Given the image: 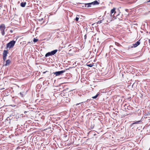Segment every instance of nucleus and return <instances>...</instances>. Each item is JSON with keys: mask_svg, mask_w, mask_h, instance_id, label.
<instances>
[{"mask_svg": "<svg viewBox=\"0 0 150 150\" xmlns=\"http://www.w3.org/2000/svg\"><path fill=\"white\" fill-rule=\"evenodd\" d=\"M16 41L14 40H12L8 43L6 45L7 48H11L13 47Z\"/></svg>", "mask_w": 150, "mask_h": 150, "instance_id": "obj_1", "label": "nucleus"}, {"mask_svg": "<svg viewBox=\"0 0 150 150\" xmlns=\"http://www.w3.org/2000/svg\"><path fill=\"white\" fill-rule=\"evenodd\" d=\"M57 50H54L50 52H49L47 53L45 55V57H47L50 56L54 55L57 52Z\"/></svg>", "mask_w": 150, "mask_h": 150, "instance_id": "obj_2", "label": "nucleus"}, {"mask_svg": "<svg viewBox=\"0 0 150 150\" xmlns=\"http://www.w3.org/2000/svg\"><path fill=\"white\" fill-rule=\"evenodd\" d=\"M106 18L107 20V21L108 23H110L111 21H112L113 18L112 17L111 14L108 13L106 14Z\"/></svg>", "mask_w": 150, "mask_h": 150, "instance_id": "obj_3", "label": "nucleus"}, {"mask_svg": "<svg viewBox=\"0 0 150 150\" xmlns=\"http://www.w3.org/2000/svg\"><path fill=\"white\" fill-rule=\"evenodd\" d=\"M6 28L5 25L4 24H1L0 26V30L1 32V33L3 36H4L5 35V29Z\"/></svg>", "mask_w": 150, "mask_h": 150, "instance_id": "obj_4", "label": "nucleus"}, {"mask_svg": "<svg viewBox=\"0 0 150 150\" xmlns=\"http://www.w3.org/2000/svg\"><path fill=\"white\" fill-rule=\"evenodd\" d=\"M66 71V70H63L61 71H56L54 72L53 73L56 76H58L60 75H62L63 73L65 72Z\"/></svg>", "mask_w": 150, "mask_h": 150, "instance_id": "obj_5", "label": "nucleus"}, {"mask_svg": "<svg viewBox=\"0 0 150 150\" xmlns=\"http://www.w3.org/2000/svg\"><path fill=\"white\" fill-rule=\"evenodd\" d=\"M140 40L137 41L135 43L132 44L134 47H136L140 44Z\"/></svg>", "mask_w": 150, "mask_h": 150, "instance_id": "obj_6", "label": "nucleus"}, {"mask_svg": "<svg viewBox=\"0 0 150 150\" xmlns=\"http://www.w3.org/2000/svg\"><path fill=\"white\" fill-rule=\"evenodd\" d=\"M8 53V51L7 50H4L3 53V56L7 57Z\"/></svg>", "mask_w": 150, "mask_h": 150, "instance_id": "obj_7", "label": "nucleus"}, {"mask_svg": "<svg viewBox=\"0 0 150 150\" xmlns=\"http://www.w3.org/2000/svg\"><path fill=\"white\" fill-rule=\"evenodd\" d=\"M11 62V61L9 59H8L6 61V64H5L4 65L5 66H8L10 64Z\"/></svg>", "mask_w": 150, "mask_h": 150, "instance_id": "obj_8", "label": "nucleus"}, {"mask_svg": "<svg viewBox=\"0 0 150 150\" xmlns=\"http://www.w3.org/2000/svg\"><path fill=\"white\" fill-rule=\"evenodd\" d=\"M92 5H96L99 4V3L97 1H95L93 2H91Z\"/></svg>", "mask_w": 150, "mask_h": 150, "instance_id": "obj_9", "label": "nucleus"}, {"mask_svg": "<svg viewBox=\"0 0 150 150\" xmlns=\"http://www.w3.org/2000/svg\"><path fill=\"white\" fill-rule=\"evenodd\" d=\"M85 6L86 7H89L91 6V5H92L91 3L85 4Z\"/></svg>", "mask_w": 150, "mask_h": 150, "instance_id": "obj_10", "label": "nucleus"}, {"mask_svg": "<svg viewBox=\"0 0 150 150\" xmlns=\"http://www.w3.org/2000/svg\"><path fill=\"white\" fill-rule=\"evenodd\" d=\"M26 4V2H22L21 4H20V6L21 7H25V5Z\"/></svg>", "mask_w": 150, "mask_h": 150, "instance_id": "obj_11", "label": "nucleus"}, {"mask_svg": "<svg viewBox=\"0 0 150 150\" xmlns=\"http://www.w3.org/2000/svg\"><path fill=\"white\" fill-rule=\"evenodd\" d=\"M141 122H142V121L141 120L138 121H134V122L132 124V125H134V124H140Z\"/></svg>", "mask_w": 150, "mask_h": 150, "instance_id": "obj_12", "label": "nucleus"}, {"mask_svg": "<svg viewBox=\"0 0 150 150\" xmlns=\"http://www.w3.org/2000/svg\"><path fill=\"white\" fill-rule=\"evenodd\" d=\"M115 8H113V9H111V13L110 14H111V15H112V14L114 13V14H115L116 13V12L115 11Z\"/></svg>", "mask_w": 150, "mask_h": 150, "instance_id": "obj_13", "label": "nucleus"}, {"mask_svg": "<svg viewBox=\"0 0 150 150\" xmlns=\"http://www.w3.org/2000/svg\"><path fill=\"white\" fill-rule=\"evenodd\" d=\"M86 65L88 67H92L93 66V64H88L87 63L86 64Z\"/></svg>", "mask_w": 150, "mask_h": 150, "instance_id": "obj_14", "label": "nucleus"}, {"mask_svg": "<svg viewBox=\"0 0 150 150\" xmlns=\"http://www.w3.org/2000/svg\"><path fill=\"white\" fill-rule=\"evenodd\" d=\"M149 115H150V111L148 112L145 113L144 114V115L145 116H147Z\"/></svg>", "mask_w": 150, "mask_h": 150, "instance_id": "obj_15", "label": "nucleus"}, {"mask_svg": "<svg viewBox=\"0 0 150 150\" xmlns=\"http://www.w3.org/2000/svg\"><path fill=\"white\" fill-rule=\"evenodd\" d=\"M79 15H77L75 19L76 21H78L79 20Z\"/></svg>", "mask_w": 150, "mask_h": 150, "instance_id": "obj_16", "label": "nucleus"}, {"mask_svg": "<svg viewBox=\"0 0 150 150\" xmlns=\"http://www.w3.org/2000/svg\"><path fill=\"white\" fill-rule=\"evenodd\" d=\"M99 94H97L95 96H93L92 98L93 99H95L98 96Z\"/></svg>", "mask_w": 150, "mask_h": 150, "instance_id": "obj_17", "label": "nucleus"}, {"mask_svg": "<svg viewBox=\"0 0 150 150\" xmlns=\"http://www.w3.org/2000/svg\"><path fill=\"white\" fill-rule=\"evenodd\" d=\"M20 94L21 95V96L22 97H23L24 96V94L23 93L20 92Z\"/></svg>", "mask_w": 150, "mask_h": 150, "instance_id": "obj_18", "label": "nucleus"}, {"mask_svg": "<svg viewBox=\"0 0 150 150\" xmlns=\"http://www.w3.org/2000/svg\"><path fill=\"white\" fill-rule=\"evenodd\" d=\"M38 39H35V38H34V39L33 40V41L34 42H36L38 41Z\"/></svg>", "mask_w": 150, "mask_h": 150, "instance_id": "obj_19", "label": "nucleus"}, {"mask_svg": "<svg viewBox=\"0 0 150 150\" xmlns=\"http://www.w3.org/2000/svg\"><path fill=\"white\" fill-rule=\"evenodd\" d=\"M134 47L133 45H130L128 46V49H129L131 48H132Z\"/></svg>", "mask_w": 150, "mask_h": 150, "instance_id": "obj_20", "label": "nucleus"}, {"mask_svg": "<svg viewBox=\"0 0 150 150\" xmlns=\"http://www.w3.org/2000/svg\"><path fill=\"white\" fill-rule=\"evenodd\" d=\"M3 61L4 62L6 60V57H4V56H3Z\"/></svg>", "mask_w": 150, "mask_h": 150, "instance_id": "obj_21", "label": "nucleus"}, {"mask_svg": "<svg viewBox=\"0 0 150 150\" xmlns=\"http://www.w3.org/2000/svg\"><path fill=\"white\" fill-rule=\"evenodd\" d=\"M43 20V18H42L41 19H39L38 21H42Z\"/></svg>", "mask_w": 150, "mask_h": 150, "instance_id": "obj_22", "label": "nucleus"}, {"mask_svg": "<svg viewBox=\"0 0 150 150\" xmlns=\"http://www.w3.org/2000/svg\"><path fill=\"white\" fill-rule=\"evenodd\" d=\"M98 23H102V20H101V21H99L98 22Z\"/></svg>", "mask_w": 150, "mask_h": 150, "instance_id": "obj_23", "label": "nucleus"}, {"mask_svg": "<svg viewBox=\"0 0 150 150\" xmlns=\"http://www.w3.org/2000/svg\"><path fill=\"white\" fill-rule=\"evenodd\" d=\"M86 37H87V36H86V34L84 36V38H85V39H86Z\"/></svg>", "mask_w": 150, "mask_h": 150, "instance_id": "obj_24", "label": "nucleus"}, {"mask_svg": "<svg viewBox=\"0 0 150 150\" xmlns=\"http://www.w3.org/2000/svg\"><path fill=\"white\" fill-rule=\"evenodd\" d=\"M112 46L110 45V48H112Z\"/></svg>", "mask_w": 150, "mask_h": 150, "instance_id": "obj_25", "label": "nucleus"}, {"mask_svg": "<svg viewBox=\"0 0 150 150\" xmlns=\"http://www.w3.org/2000/svg\"><path fill=\"white\" fill-rule=\"evenodd\" d=\"M27 111H25L24 112V113H25V114H26V113H27Z\"/></svg>", "mask_w": 150, "mask_h": 150, "instance_id": "obj_26", "label": "nucleus"}, {"mask_svg": "<svg viewBox=\"0 0 150 150\" xmlns=\"http://www.w3.org/2000/svg\"><path fill=\"white\" fill-rule=\"evenodd\" d=\"M80 103H77V104H76V105H79Z\"/></svg>", "mask_w": 150, "mask_h": 150, "instance_id": "obj_27", "label": "nucleus"}, {"mask_svg": "<svg viewBox=\"0 0 150 150\" xmlns=\"http://www.w3.org/2000/svg\"><path fill=\"white\" fill-rule=\"evenodd\" d=\"M10 32H11V33H12L13 32V31L12 30H10Z\"/></svg>", "mask_w": 150, "mask_h": 150, "instance_id": "obj_28", "label": "nucleus"}, {"mask_svg": "<svg viewBox=\"0 0 150 150\" xmlns=\"http://www.w3.org/2000/svg\"><path fill=\"white\" fill-rule=\"evenodd\" d=\"M125 10L126 11H127L128 10L127 9H125Z\"/></svg>", "mask_w": 150, "mask_h": 150, "instance_id": "obj_29", "label": "nucleus"}, {"mask_svg": "<svg viewBox=\"0 0 150 150\" xmlns=\"http://www.w3.org/2000/svg\"><path fill=\"white\" fill-rule=\"evenodd\" d=\"M71 45V44H70V45H69V47H70Z\"/></svg>", "mask_w": 150, "mask_h": 150, "instance_id": "obj_30", "label": "nucleus"}, {"mask_svg": "<svg viewBox=\"0 0 150 150\" xmlns=\"http://www.w3.org/2000/svg\"><path fill=\"white\" fill-rule=\"evenodd\" d=\"M149 43L150 42V39L149 40Z\"/></svg>", "mask_w": 150, "mask_h": 150, "instance_id": "obj_31", "label": "nucleus"}, {"mask_svg": "<svg viewBox=\"0 0 150 150\" xmlns=\"http://www.w3.org/2000/svg\"><path fill=\"white\" fill-rule=\"evenodd\" d=\"M148 2H150V0H149L148 1Z\"/></svg>", "mask_w": 150, "mask_h": 150, "instance_id": "obj_32", "label": "nucleus"}, {"mask_svg": "<svg viewBox=\"0 0 150 150\" xmlns=\"http://www.w3.org/2000/svg\"><path fill=\"white\" fill-rule=\"evenodd\" d=\"M106 13V11H105V14H105V13Z\"/></svg>", "mask_w": 150, "mask_h": 150, "instance_id": "obj_33", "label": "nucleus"}]
</instances>
